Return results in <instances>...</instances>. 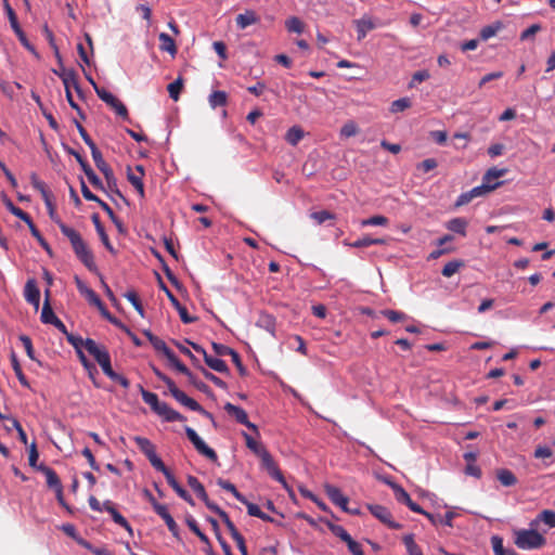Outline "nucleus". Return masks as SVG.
<instances>
[{"instance_id":"nucleus-41","label":"nucleus","mask_w":555,"mask_h":555,"mask_svg":"<svg viewBox=\"0 0 555 555\" xmlns=\"http://www.w3.org/2000/svg\"><path fill=\"white\" fill-rule=\"evenodd\" d=\"M92 85L94 86V89L99 95V98L105 102L106 104H122L120 101H118L109 91H107L105 88L98 87L92 79H90Z\"/></svg>"},{"instance_id":"nucleus-13","label":"nucleus","mask_w":555,"mask_h":555,"mask_svg":"<svg viewBox=\"0 0 555 555\" xmlns=\"http://www.w3.org/2000/svg\"><path fill=\"white\" fill-rule=\"evenodd\" d=\"M135 170L138 171V175L132 171L130 167L127 168V179L128 181L138 191L140 197H144V184H143V176H144V169L142 165L135 166Z\"/></svg>"},{"instance_id":"nucleus-28","label":"nucleus","mask_w":555,"mask_h":555,"mask_svg":"<svg viewBox=\"0 0 555 555\" xmlns=\"http://www.w3.org/2000/svg\"><path fill=\"white\" fill-rule=\"evenodd\" d=\"M259 17L254 11H246L243 14H238L236 17V24L240 28L244 29L249 25L256 24Z\"/></svg>"},{"instance_id":"nucleus-63","label":"nucleus","mask_w":555,"mask_h":555,"mask_svg":"<svg viewBox=\"0 0 555 555\" xmlns=\"http://www.w3.org/2000/svg\"><path fill=\"white\" fill-rule=\"evenodd\" d=\"M20 340H21L28 358L31 360H35L36 359L35 350H34V346H33V341H31L30 337L27 335H21Z\"/></svg>"},{"instance_id":"nucleus-64","label":"nucleus","mask_w":555,"mask_h":555,"mask_svg":"<svg viewBox=\"0 0 555 555\" xmlns=\"http://www.w3.org/2000/svg\"><path fill=\"white\" fill-rule=\"evenodd\" d=\"M209 104H225L228 101V94L225 91H214L209 98Z\"/></svg>"},{"instance_id":"nucleus-43","label":"nucleus","mask_w":555,"mask_h":555,"mask_svg":"<svg viewBox=\"0 0 555 555\" xmlns=\"http://www.w3.org/2000/svg\"><path fill=\"white\" fill-rule=\"evenodd\" d=\"M491 543L495 555H516L514 551L504 548L503 540L498 535L492 537Z\"/></svg>"},{"instance_id":"nucleus-10","label":"nucleus","mask_w":555,"mask_h":555,"mask_svg":"<svg viewBox=\"0 0 555 555\" xmlns=\"http://www.w3.org/2000/svg\"><path fill=\"white\" fill-rule=\"evenodd\" d=\"M91 155L96 168L104 175L107 184L111 186L112 183H116L114 172L109 165L104 160L101 151L96 147L91 151Z\"/></svg>"},{"instance_id":"nucleus-51","label":"nucleus","mask_w":555,"mask_h":555,"mask_svg":"<svg viewBox=\"0 0 555 555\" xmlns=\"http://www.w3.org/2000/svg\"><path fill=\"white\" fill-rule=\"evenodd\" d=\"M198 369L201 370V372L204 375V377L206 379L210 380L211 383H214L217 387H219L221 389H225L227 388V383L224 380H222L221 378H219L218 376H216L215 374H212L211 372H209L208 370H206L202 365H199Z\"/></svg>"},{"instance_id":"nucleus-11","label":"nucleus","mask_w":555,"mask_h":555,"mask_svg":"<svg viewBox=\"0 0 555 555\" xmlns=\"http://www.w3.org/2000/svg\"><path fill=\"white\" fill-rule=\"evenodd\" d=\"M153 508L155 513L164 519L166 522L168 530L172 533V535L179 539V527L172 516L169 514L167 506L153 501Z\"/></svg>"},{"instance_id":"nucleus-7","label":"nucleus","mask_w":555,"mask_h":555,"mask_svg":"<svg viewBox=\"0 0 555 555\" xmlns=\"http://www.w3.org/2000/svg\"><path fill=\"white\" fill-rule=\"evenodd\" d=\"M259 457L261 459L262 465L268 470L269 475L276 481L281 482L285 489H288L286 480L271 454L267 450L261 451Z\"/></svg>"},{"instance_id":"nucleus-24","label":"nucleus","mask_w":555,"mask_h":555,"mask_svg":"<svg viewBox=\"0 0 555 555\" xmlns=\"http://www.w3.org/2000/svg\"><path fill=\"white\" fill-rule=\"evenodd\" d=\"M160 50L168 52L171 56H176L178 49L175 40L166 33H160L159 36Z\"/></svg>"},{"instance_id":"nucleus-26","label":"nucleus","mask_w":555,"mask_h":555,"mask_svg":"<svg viewBox=\"0 0 555 555\" xmlns=\"http://www.w3.org/2000/svg\"><path fill=\"white\" fill-rule=\"evenodd\" d=\"M241 503L247 507V512L250 516L260 518L261 520L268 521V522L273 521L272 517H270L269 515L263 513L257 504L249 502L246 498H245V502H241Z\"/></svg>"},{"instance_id":"nucleus-40","label":"nucleus","mask_w":555,"mask_h":555,"mask_svg":"<svg viewBox=\"0 0 555 555\" xmlns=\"http://www.w3.org/2000/svg\"><path fill=\"white\" fill-rule=\"evenodd\" d=\"M185 522L188 525V527L190 528V530L196 534L198 537V539L205 543V544H209V539L208 537L199 529L198 525H197V521L192 517V516H188L185 518Z\"/></svg>"},{"instance_id":"nucleus-48","label":"nucleus","mask_w":555,"mask_h":555,"mask_svg":"<svg viewBox=\"0 0 555 555\" xmlns=\"http://www.w3.org/2000/svg\"><path fill=\"white\" fill-rule=\"evenodd\" d=\"M285 27L289 33L301 34L304 31V23L296 16L286 20Z\"/></svg>"},{"instance_id":"nucleus-54","label":"nucleus","mask_w":555,"mask_h":555,"mask_svg":"<svg viewBox=\"0 0 555 555\" xmlns=\"http://www.w3.org/2000/svg\"><path fill=\"white\" fill-rule=\"evenodd\" d=\"M75 125H76V128H77L81 139L89 146L90 151H93V149H96L98 147L96 144L91 139V137L88 134V132L83 128V126L79 121H77V120H75Z\"/></svg>"},{"instance_id":"nucleus-53","label":"nucleus","mask_w":555,"mask_h":555,"mask_svg":"<svg viewBox=\"0 0 555 555\" xmlns=\"http://www.w3.org/2000/svg\"><path fill=\"white\" fill-rule=\"evenodd\" d=\"M29 230H30V233L31 235L39 242V244L48 251V253H51V248H50V245L48 244V242L43 238V236L41 235L40 231L37 229V227L35 225V223L33 221H30V223L27 224Z\"/></svg>"},{"instance_id":"nucleus-23","label":"nucleus","mask_w":555,"mask_h":555,"mask_svg":"<svg viewBox=\"0 0 555 555\" xmlns=\"http://www.w3.org/2000/svg\"><path fill=\"white\" fill-rule=\"evenodd\" d=\"M133 440L147 459L156 454L155 446L147 438L135 436Z\"/></svg>"},{"instance_id":"nucleus-55","label":"nucleus","mask_w":555,"mask_h":555,"mask_svg":"<svg viewBox=\"0 0 555 555\" xmlns=\"http://www.w3.org/2000/svg\"><path fill=\"white\" fill-rule=\"evenodd\" d=\"M79 544L89 550L93 555H114L107 547H95L86 540H79Z\"/></svg>"},{"instance_id":"nucleus-50","label":"nucleus","mask_w":555,"mask_h":555,"mask_svg":"<svg viewBox=\"0 0 555 555\" xmlns=\"http://www.w3.org/2000/svg\"><path fill=\"white\" fill-rule=\"evenodd\" d=\"M169 363L181 374L185 375L186 377L192 373L172 352L169 357L166 358Z\"/></svg>"},{"instance_id":"nucleus-59","label":"nucleus","mask_w":555,"mask_h":555,"mask_svg":"<svg viewBox=\"0 0 555 555\" xmlns=\"http://www.w3.org/2000/svg\"><path fill=\"white\" fill-rule=\"evenodd\" d=\"M172 343L179 349V351L181 353H183L184 356L190 358L193 365H195L196 367H198L201 365L199 360L192 353V351L188 347H185L183 344H181L178 340H173Z\"/></svg>"},{"instance_id":"nucleus-57","label":"nucleus","mask_w":555,"mask_h":555,"mask_svg":"<svg viewBox=\"0 0 555 555\" xmlns=\"http://www.w3.org/2000/svg\"><path fill=\"white\" fill-rule=\"evenodd\" d=\"M318 224H322L328 220H334L335 219V215H333L332 212H330L328 210H320V211H314L311 214L310 216Z\"/></svg>"},{"instance_id":"nucleus-27","label":"nucleus","mask_w":555,"mask_h":555,"mask_svg":"<svg viewBox=\"0 0 555 555\" xmlns=\"http://www.w3.org/2000/svg\"><path fill=\"white\" fill-rule=\"evenodd\" d=\"M496 478L504 487H512L517 483L515 474L507 468L499 469L496 472Z\"/></svg>"},{"instance_id":"nucleus-39","label":"nucleus","mask_w":555,"mask_h":555,"mask_svg":"<svg viewBox=\"0 0 555 555\" xmlns=\"http://www.w3.org/2000/svg\"><path fill=\"white\" fill-rule=\"evenodd\" d=\"M81 169L85 172V175L87 176L89 182L94 188L103 190L102 181L100 180V178L96 176V173L93 171V169L91 168V166L88 163L82 164Z\"/></svg>"},{"instance_id":"nucleus-29","label":"nucleus","mask_w":555,"mask_h":555,"mask_svg":"<svg viewBox=\"0 0 555 555\" xmlns=\"http://www.w3.org/2000/svg\"><path fill=\"white\" fill-rule=\"evenodd\" d=\"M467 221L464 218H453L448 221L447 229L462 236L466 235Z\"/></svg>"},{"instance_id":"nucleus-38","label":"nucleus","mask_w":555,"mask_h":555,"mask_svg":"<svg viewBox=\"0 0 555 555\" xmlns=\"http://www.w3.org/2000/svg\"><path fill=\"white\" fill-rule=\"evenodd\" d=\"M324 490L328 499L332 501L333 504L335 503H343L344 498L346 495L343 494L339 488L333 486V485H325Z\"/></svg>"},{"instance_id":"nucleus-58","label":"nucleus","mask_w":555,"mask_h":555,"mask_svg":"<svg viewBox=\"0 0 555 555\" xmlns=\"http://www.w3.org/2000/svg\"><path fill=\"white\" fill-rule=\"evenodd\" d=\"M539 520L543 521L548 528H555V512L544 509L539 514Z\"/></svg>"},{"instance_id":"nucleus-16","label":"nucleus","mask_w":555,"mask_h":555,"mask_svg":"<svg viewBox=\"0 0 555 555\" xmlns=\"http://www.w3.org/2000/svg\"><path fill=\"white\" fill-rule=\"evenodd\" d=\"M165 422H183L185 417L173 410L168 403L163 402L159 408L155 411Z\"/></svg>"},{"instance_id":"nucleus-18","label":"nucleus","mask_w":555,"mask_h":555,"mask_svg":"<svg viewBox=\"0 0 555 555\" xmlns=\"http://www.w3.org/2000/svg\"><path fill=\"white\" fill-rule=\"evenodd\" d=\"M61 77H62L63 85H64L65 89H68V87H73L75 89V91L77 92L79 100L86 101L83 91L81 90V88L77 81L76 74L74 70L64 72L61 75Z\"/></svg>"},{"instance_id":"nucleus-3","label":"nucleus","mask_w":555,"mask_h":555,"mask_svg":"<svg viewBox=\"0 0 555 555\" xmlns=\"http://www.w3.org/2000/svg\"><path fill=\"white\" fill-rule=\"evenodd\" d=\"M89 506L94 512H103L106 511L113 518V520L125 528L129 533H132V528L130 524L127 521V519L116 509L115 504L106 500L103 504L100 503V501L91 495L88 500Z\"/></svg>"},{"instance_id":"nucleus-42","label":"nucleus","mask_w":555,"mask_h":555,"mask_svg":"<svg viewBox=\"0 0 555 555\" xmlns=\"http://www.w3.org/2000/svg\"><path fill=\"white\" fill-rule=\"evenodd\" d=\"M5 206L7 208L9 209V211L11 214H13L14 216H16L17 218H20L21 220H23L26 224L30 223L31 218L30 216L25 212L23 209H21L20 207L15 206L11 199H7L5 201Z\"/></svg>"},{"instance_id":"nucleus-31","label":"nucleus","mask_w":555,"mask_h":555,"mask_svg":"<svg viewBox=\"0 0 555 555\" xmlns=\"http://www.w3.org/2000/svg\"><path fill=\"white\" fill-rule=\"evenodd\" d=\"M205 363L214 371L216 372H219V373H229V367L227 365V363L219 359V358H214L211 356H206V358L204 359Z\"/></svg>"},{"instance_id":"nucleus-12","label":"nucleus","mask_w":555,"mask_h":555,"mask_svg":"<svg viewBox=\"0 0 555 555\" xmlns=\"http://www.w3.org/2000/svg\"><path fill=\"white\" fill-rule=\"evenodd\" d=\"M371 514L379 519L383 524L387 525L389 528L399 529L400 525L391 520V513L389 509L379 504L367 505Z\"/></svg>"},{"instance_id":"nucleus-49","label":"nucleus","mask_w":555,"mask_h":555,"mask_svg":"<svg viewBox=\"0 0 555 555\" xmlns=\"http://www.w3.org/2000/svg\"><path fill=\"white\" fill-rule=\"evenodd\" d=\"M133 306V308L140 313L141 317L144 315L143 306L139 299V296L135 291H128L124 295Z\"/></svg>"},{"instance_id":"nucleus-14","label":"nucleus","mask_w":555,"mask_h":555,"mask_svg":"<svg viewBox=\"0 0 555 555\" xmlns=\"http://www.w3.org/2000/svg\"><path fill=\"white\" fill-rule=\"evenodd\" d=\"M507 172V169L506 168H502V169H499L496 167H492L490 169L487 170V172L483 175L482 177V185H490V186H493V191L499 188L502 182L500 181H496L498 179H500L501 177L505 176V173Z\"/></svg>"},{"instance_id":"nucleus-20","label":"nucleus","mask_w":555,"mask_h":555,"mask_svg":"<svg viewBox=\"0 0 555 555\" xmlns=\"http://www.w3.org/2000/svg\"><path fill=\"white\" fill-rule=\"evenodd\" d=\"M188 485L189 487L197 494V496L205 503L206 506L211 503L208 499L206 490L203 483L195 476H188Z\"/></svg>"},{"instance_id":"nucleus-21","label":"nucleus","mask_w":555,"mask_h":555,"mask_svg":"<svg viewBox=\"0 0 555 555\" xmlns=\"http://www.w3.org/2000/svg\"><path fill=\"white\" fill-rule=\"evenodd\" d=\"M85 349L98 362L99 359H103L108 354V351L105 347L98 345L93 339L87 338L85 343Z\"/></svg>"},{"instance_id":"nucleus-62","label":"nucleus","mask_w":555,"mask_h":555,"mask_svg":"<svg viewBox=\"0 0 555 555\" xmlns=\"http://www.w3.org/2000/svg\"><path fill=\"white\" fill-rule=\"evenodd\" d=\"M175 308L178 311L180 319L184 324H191L197 320V318L191 317L189 314L188 309L184 306H182L180 301L178 302V306H175Z\"/></svg>"},{"instance_id":"nucleus-46","label":"nucleus","mask_w":555,"mask_h":555,"mask_svg":"<svg viewBox=\"0 0 555 555\" xmlns=\"http://www.w3.org/2000/svg\"><path fill=\"white\" fill-rule=\"evenodd\" d=\"M359 133V128L357 124L353 120H348L345 122V125L340 129V137L341 138H351Z\"/></svg>"},{"instance_id":"nucleus-17","label":"nucleus","mask_w":555,"mask_h":555,"mask_svg":"<svg viewBox=\"0 0 555 555\" xmlns=\"http://www.w3.org/2000/svg\"><path fill=\"white\" fill-rule=\"evenodd\" d=\"M38 470H40L44 476H46V480H47V486L52 489V490H56L59 488H62V482H61V479L59 478L57 474L55 473L54 469H52L51 467L44 465V464H41L37 467Z\"/></svg>"},{"instance_id":"nucleus-34","label":"nucleus","mask_w":555,"mask_h":555,"mask_svg":"<svg viewBox=\"0 0 555 555\" xmlns=\"http://www.w3.org/2000/svg\"><path fill=\"white\" fill-rule=\"evenodd\" d=\"M354 24L357 26L359 41L362 40L366 36V33L369 30H372L375 27L374 23L370 18L369 20H365V18L357 20V21H354Z\"/></svg>"},{"instance_id":"nucleus-4","label":"nucleus","mask_w":555,"mask_h":555,"mask_svg":"<svg viewBox=\"0 0 555 555\" xmlns=\"http://www.w3.org/2000/svg\"><path fill=\"white\" fill-rule=\"evenodd\" d=\"M184 430L188 439L192 442V444L199 454L204 455L211 462L218 461V455L216 451L208 447L193 428L186 426Z\"/></svg>"},{"instance_id":"nucleus-35","label":"nucleus","mask_w":555,"mask_h":555,"mask_svg":"<svg viewBox=\"0 0 555 555\" xmlns=\"http://www.w3.org/2000/svg\"><path fill=\"white\" fill-rule=\"evenodd\" d=\"M326 525L330 531L334 535L339 538L341 541H344L346 544H348L352 540V537L347 532V530L343 526L335 525L333 522H327Z\"/></svg>"},{"instance_id":"nucleus-1","label":"nucleus","mask_w":555,"mask_h":555,"mask_svg":"<svg viewBox=\"0 0 555 555\" xmlns=\"http://www.w3.org/2000/svg\"><path fill=\"white\" fill-rule=\"evenodd\" d=\"M48 215L50 219L57 224L62 234L68 238L70 242L72 248L76 255V257L88 268L90 271L96 270V264L94 261V256L91 249L88 247L87 243L81 237L80 233L75 229L65 224L61 218L59 217L55 208V204L48 203L46 205Z\"/></svg>"},{"instance_id":"nucleus-30","label":"nucleus","mask_w":555,"mask_h":555,"mask_svg":"<svg viewBox=\"0 0 555 555\" xmlns=\"http://www.w3.org/2000/svg\"><path fill=\"white\" fill-rule=\"evenodd\" d=\"M140 392L143 401L146 404H149L154 412L163 403L162 401H159L158 396L156 393L145 390L142 386H140Z\"/></svg>"},{"instance_id":"nucleus-9","label":"nucleus","mask_w":555,"mask_h":555,"mask_svg":"<svg viewBox=\"0 0 555 555\" xmlns=\"http://www.w3.org/2000/svg\"><path fill=\"white\" fill-rule=\"evenodd\" d=\"M172 397L182 405L189 408L194 412L203 414L204 416L208 417L215 423L212 414L204 410L199 403H197L194 399L188 397L182 390L178 389L173 391Z\"/></svg>"},{"instance_id":"nucleus-19","label":"nucleus","mask_w":555,"mask_h":555,"mask_svg":"<svg viewBox=\"0 0 555 555\" xmlns=\"http://www.w3.org/2000/svg\"><path fill=\"white\" fill-rule=\"evenodd\" d=\"M91 220L95 227V230H96V233L99 234L100 236V240L101 242L103 243V245L105 246V248L111 253V254H115V249L114 247L112 246L111 242H109V238L105 232V229L104 227L102 225L101 223V220H100V217L98 214H93L91 216Z\"/></svg>"},{"instance_id":"nucleus-32","label":"nucleus","mask_w":555,"mask_h":555,"mask_svg":"<svg viewBox=\"0 0 555 555\" xmlns=\"http://www.w3.org/2000/svg\"><path fill=\"white\" fill-rule=\"evenodd\" d=\"M11 363H12V369H13L18 382L21 383V385L29 388L30 387L29 382L27 380L25 374L23 373L21 364L18 362V359L14 352H12V354H11Z\"/></svg>"},{"instance_id":"nucleus-8","label":"nucleus","mask_w":555,"mask_h":555,"mask_svg":"<svg viewBox=\"0 0 555 555\" xmlns=\"http://www.w3.org/2000/svg\"><path fill=\"white\" fill-rule=\"evenodd\" d=\"M224 410L229 415L233 416L238 424L246 426L248 429H251L257 435L259 434L257 426L254 423L249 422L247 413L244 409L234 405L230 402H227L224 404Z\"/></svg>"},{"instance_id":"nucleus-33","label":"nucleus","mask_w":555,"mask_h":555,"mask_svg":"<svg viewBox=\"0 0 555 555\" xmlns=\"http://www.w3.org/2000/svg\"><path fill=\"white\" fill-rule=\"evenodd\" d=\"M183 90V78L178 77L175 81L167 86V91L172 101L177 102L180 98V94Z\"/></svg>"},{"instance_id":"nucleus-5","label":"nucleus","mask_w":555,"mask_h":555,"mask_svg":"<svg viewBox=\"0 0 555 555\" xmlns=\"http://www.w3.org/2000/svg\"><path fill=\"white\" fill-rule=\"evenodd\" d=\"M395 495L398 502L405 504L411 511L425 515L431 524H436L434 514L425 512L417 503H415L410 494L400 486H395Z\"/></svg>"},{"instance_id":"nucleus-25","label":"nucleus","mask_w":555,"mask_h":555,"mask_svg":"<svg viewBox=\"0 0 555 555\" xmlns=\"http://www.w3.org/2000/svg\"><path fill=\"white\" fill-rule=\"evenodd\" d=\"M49 294H50V292L47 291L46 292L47 297L43 302L42 310H41V317H40L41 322L44 324H51L53 322V320L56 318V315L50 305Z\"/></svg>"},{"instance_id":"nucleus-15","label":"nucleus","mask_w":555,"mask_h":555,"mask_svg":"<svg viewBox=\"0 0 555 555\" xmlns=\"http://www.w3.org/2000/svg\"><path fill=\"white\" fill-rule=\"evenodd\" d=\"M24 297L27 302L33 305L37 310L39 308L40 302V291L36 284L35 280H28L25 284L24 288Z\"/></svg>"},{"instance_id":"nucleus-52","label":"nucleus","mask_w":555,"mask_h":555,"mask_svg":"<svg viewBox=\"0 0 555 555\" xmlns=\"http://www.w3.org/2000/svg\"><path fill=\"white\" fill-rule=\"evenodd\" d=\"M151 345L158 352H162L166 358L172 353V350L168 348L166 343L159 337L151 338Z\"/></svg>"},{"instance_id":"nucleus-36","label":"nucleus","mask_w":555,"mask_h":555,"mask_svg":"<svg viewBox=\"0 0 555 555\" xmlns=\"http://www.w3.org/2000/svg\"><path fill=\"white\" fill-rule=\"evenodd\" d=\"M217 485L223 490L231 492L237 501L245 502V496L241 492H238L236 487L229 480L218 478Z\"/></svg>"},{"instance_id":"nucleus-6","label":"nucleus","mask_w":555,"mask_h":555,"mask_svg":"<svg viewBox=\"0 0 555 555\" xmlns=\"http://www.w3.org/2000/svg\"><path fill=\"white\" fill-rule=\"evenodd\" d=\"M8 18L10 21V25L12 27V29L14 30V33L16 34L20 42L29 51L31 52L35 56L39 57V54L38 52L36 51V48L29 42V40L27 39L24 30L22 29L20 23H18V20H17V16H16V13L15 11L12 9V7H8Z\"/></svg>"},{"instance_id":"nucleus-60","label":"nucleus","mask_w":555,"mask_h":555,"mask_svg":"<svg viewBox=\"0 0 555 555\" xmlns=\"http://www.w3.org/2000/svg\"><path fill=\"white\" fill-rule=\"evenodd\" d=\"M382 314L392 323L401 322L406 319V315L403 312L396 310H383Z\"/></svg>"},{"instance_id":"nucleus-44","label":"nucleus","mask_w":555,"mask_h":555,"mask_svg":"<svg viewBox=\"0 0 555 555\" xmlns=\"http://www.w3.org/2000/svg\"><path fill=\"white\" fill-rule=\"evenodd\" d=\"M503 24L501 22H496L491 25H487L480 30L481 40H488L489 38L496 35L498 30L502 28Z\"/></svg>"},{"instance_id":"nucleus-47","label":"nucleus","mask_w":555,"mask_h":555,"mask_svg":"<svg viewBox=\"0 0 555 555\" xmlns=\"http://www.w3.org/2000/svg\"><path fill=\"white\" fill-rule=\"evenodd\" d=\"M403 543L406 547L409 555H423L421 547L415 543L412 534H408L403 538Z\"/></svg>"},{"instance_id":"nucleus-37","label":"nucleus","mask_w":555,"mask_h":555,"mask_svg":"<svg viewBox=\"0 0 555 555\" xmlns=\"http://www.w3.org/2000/svg\"><path fill=\"white\" fill-rule=\"evenodd\" d=\"M302 138L304 130L298 126L289 128L285 135V140L293 146L297 145Z\"/></svg>"},{"instance_id":"nucleus-45","label":"nucleus","mask_w":555,"mask_h":555,"mask_svg":"<svg viewBox=\"0 0 555 555\" xmlns=\"http://www.w3.org/2000/svg\"><path fill=\"white\" fill-rule=\"evenodd\" d=\"M463 266H464V262L461 261V260L449 261L442 268L441 273H442L443 276L450 278L453 274H455L460 270V268H462Z\"/></svg>"},{"instance_id":"nucleus-61","label":"nucleus","mask_w":555,"mask_h":555,"mask_svg":"<svg viewBox=\"0 0 555 555\" xmlns=\"http://www.w3.org/2000/svg\"><path fill=\"white\" fill-rule=\"evenodd\" d=\"M188 379L197 390H199L206 395L211 393L210 387L207 384H205L204 382L197 379L192 373L188 376Z\"/></svg>"},{"instance_id":"nucleus-2","label":"nucleus","mask_w":555,"mask_h":555,"mask_svg":"<svg viewBox=\"0 0 555 555\" xmlns=\"http://www.w3.org/2000/svg\"><path fill=\"white\" fill-rule=\"evenodd\" d=\"M546 539L535 530L521 529L515 532V544L520 550H534L544 546Z\"/></svg>"},{"instance_id":"nucleus-56","label":"nucleus","mask_w":555,"mask_h":555,"mask_svg":"<svg viewBox=\"0 0 555 555\" xmlns=\"http://www.w3.org/2000/svg\"><path fill=\"white\" fill-rule=\"evenodd\" d=\"M246 442V447L251 450L255 454L260 456L261 451H266L267 449L258 443L251 436L248 434H243Z\"/></svg>"},{"instance_id":"nucleus-22","label":"nucleus","mask_w":555,"mask_h":555,"mask_svg":"<svg viewBox=\"0 0 555 555\" xmlns=\"http://www.w3.org/2000/svg\"><path fill=\"white\" fill-rule=\"evenodd\" d=\"M151 253L160 262L162 269H163L166 278L170 281V283L176 285V286H178L179 285V280L173 274V272L171 271L169 266L166 263V261H165L164 257L162 256V254L158 250L154 249V248L151 249Z\"/></svg>"}]
</instances>
